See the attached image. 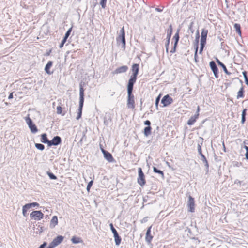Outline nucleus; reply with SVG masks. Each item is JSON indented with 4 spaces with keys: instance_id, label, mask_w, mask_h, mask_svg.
<instances>
[{
    "instance_id": "f257e3e1",
    "label": "nucleus",
    "mask_w": 248,
    "mask_h": 248,
    "mask_svg": "<svg viewBox=\"0 0 248 248\" xmlns=\"http://www.w3.org/2000/svg\"><path fill=\"white\" fill-rule=\"evenodd\" d=\"M133 85L127 84V107L128 108L133 109L135 107L134 95L133 94Z\"/></svg>"
},
{
    "instance_id": "f03ea898",
    "label": "nucleus",
    "mask_w": 248,
    "mask_h": 248,
    "mask_svg": "<svg viewBox=\"0 0 248 248\" xmlns=\"http://www.w3.org/2000/svg\"><path fill=\"white\" fill-rule=\"evenodd\" d=\"M84 84V83H83L82 82H80L79 84V102L78 111L76 118L77 120L79 119L82 116V112L84 101V90L83 89V85Z\"/></svg>"
},
{
    "instance_id": "7ed1b4c3",
    "label": "nucleus",
    "mask_w": 248,
    "mask_h": 248,
    "mask_svg": "<svg viewBox=\"0 0 248 248\" xmlns=\"http://www.w3.org/2000/svg\"><path fill=\"white\" fill-rule=\"evenodd\" d=\"M131 70L132 74L128 80L127 84L134 85L136 82L137 76L139 72V65L137 63L133 64L132 66Z\"/></svg>"
},
{
    "instance_id": "20e7f679",
    "label": "nucleus",
    "mask_w": 248,
    "mask_h": 248,
    "mask_svg": "<svg viewBox=\"0 0 248 248\" xmlns=\"http://www.w3.org/2000/svg\"><path fill=\"white\" fill-rule=\"evenodd\" d=\"M116 41L118 44H119L120 42L122 43V47L124 49L126 45V40L125 31L124 27H123L120 30L119 34L116 38Z\"/></svg>"
},
{
    "instance_id": "39448f33",
    "label": "nucleus",
    "mask_w": 248,
    "mask_h": 248,
    "mask_svg": "<svg viewBox=\"0 0 248 248\" xmlns=\"http://www.w3.org/2000/svg\"><path fill=\"white\" fill-rule=\"evenodd\" d=\"M25 121L31 131L32 133H36L38 130V128L36 125L33 123L32 120L30 118L29 115L25 117Z\"/></svg>"
},
{
    "instance_id": "423d86ee",
    "label": "nucleus",
    "mask_w": 248,
    "mask_h": 248,
    "mask_svg": "<svg viewBox=\"0 0 248 248\" xmlns=\"http://www.w3.org/2000/svg\"><path fill=\"white\" fill-rule=\"evenodd\" d=\"M138 183L141 186H143L146 183L144 174L141 168H138Z\"/></svg>"
},
{
    "instance_id": "0eeeda50",
    "label": "nucleus",
    "mask_w": 248,
    "mask_h": 248,
    "mask_svg": "<svg viewBox=\"0 0 248 248\" xmlns=\"http://www.w3.org/2000/svg\"><path fill=\"white\" fill-rule=\"evenodd\" d=\"M30 217L35 220H40L43 218L44 214L41 211H34L30 214Z\"/></svg>"
},
{
    "instance_id": "6e6552de",
    "label": "nucleus",
    "mask_w": 248,
    "mask_h": 248,
    "mask_svg": "<svg viewBox=\"0 0 248 248\" xmlns=\"http://www.w3.org/2000/svg\"><path fill=\"white\" fill-rule=\"evenodd\" d=\"M188 211L193 213L195 211V201L194 199L190 195L188 196V200L187 202Z\"/></svg>"
},
{
    "instance_id": "1a4fd4ad",
    "label": "nucleus",
    "mask_w": 248,
    "mask_h": 248,
    "mask_svg": "<svg viewBox=\"0 0 248 248\" xmlns=\"http://www.w3.org/2000/svg\"><path fill=\"white\" fill-rule=\"evenodd\" d=\"M100 149L103 154L104 158L109 162H113L114 159L112 155L108 151L104 150L103 148L100 145Z\"/></svg>"
},
{
    "instance_id": "9d476101",
    "label": "nucleus",
    "mask_w": 248,
    "mask_h": 248,
    "mask_svg": "<svg viewBox=\"0 0 248 248\" xmlns=\"http://www.w3.org/2000/svg\"><path fill=\"white\" fill-rule=\"evenodd\" d=\"M173 102V99L169 94L165 95L161 101V103L163 105V107H167L172 103Z\"/></svg>"
},
{
    "instance_id": "9b49d317",
    "label": "nucleus",
    "mask_w": 248,
    "mask_h": 248,
    "mask_svg": "<svg viewBox=\"0 0 248 248\" xmlns=\"http://www.w3.org/2000/svg\"><path fill=\"white\" fill-rule=\"evenodd\" d=\"M209 65L212 72H213L215 78H217L219 77L218 69L216 63L214 61H212L210 62Z\"/></svg>"
},
{
    "instance_id": "f8f14e48",
    "label": "nucleus",
    "mask_w": 248,
    "mask_h": 248,
    "mask_svg": "<svg viewBox=\"0 0 248 248\" xmlns=\"http://www.w3.org/2000/svg\"><path fill=\"white\" fill-rule=\"evenodd\" d=\"M62 142L61 138L59 136H56L53 137L51 140L49 142V146H57L61 144Z\"/></svg>"
},
{
    "instance_id": "ddd939ff",
    "label": "nucleus",
    "mask_w": 248,
    "mask_h": 248,
    "mask_svg": "<svg viewBox=\"0 0 248 248\" xmlns=\"http://www.w3.org/2000/svg\"><path fill=\"white\" fill-rule=\"evenodd\" d=\"M72 30V27H71L70 28H69L68 30V31L65 33L63 39L62 40L61 44L59 45V47L60 48H62L64 44L65 43V42L67 41V38H68V37L70 35V33L71 32Z\"/></svg>"
},
{
    "instance_id": "4468645a",
    "label": "nucleus",
    "mask_w": 248,
    "mask_h": 248,
    "mask_svg": "<svg viewBox=\"0 0 248 248\" xmlns=\"http://www.w3.org/2000/svg\"><path fill=\"white\" fill-rule=\"evenodd\" d=\"M63 236L62 235H58L56 238H55L51 243L55 247L61 244L63 240Z\"/></svg>"
},
{
    "instance_id": "2eb2a0df",
    "label": "nucleus",
    "mask_w": 248,
    "mask_h": 248,
    "mask_svg": "<svg viewBox=\"0 0 248 248\" xmlns=\"http://www.w3.org/2000/svg\"><path fill=\"white\" fill-rule=\"evenodd\" d=\"M128 67L126 65H123L116 68L112 73L113 74H118L126 72L128 70Z\"/></svg>"
},
{
    "instance_id": "dca6fc26",
    "label": "nucleus",
    "mask_w": 248,
    "mask_h": 248,
    "mask_svg": "<svg viewBox=\"0 0 248 248\" xmlns=\"http://www.w3.org/2000/svg\"><path fill=\"white\" fill-rule=\"evenodd\" d=\"M152 226L149 227L147 230L145 236V240L148 244H150L153 238L151 234V229Z\"/></svg>"
},
{
    "instance_id": "f3484780",
    "label": "nucleus",
    "mask_w": 248,
    "mask_h": 248,
    "mask_svg": "<svg viewBox=\"0 0 248 248\" xmlns=\"http://www.w3.org/2000/svg\"><path fill=\"white\" fill-rule=\"evenodd\" d=\"M208 30L205 29H203L201 33V42L206 43V38L208 34Z\"/></svg>"
},
{
    "instance_id": "a211bd4d",
    "label": "nucleus",
    "mask_w": 248,
    "mask_h": 248,
    "mask_svg": "<svg viewBox=\"0 0 248 248\" xmlns=\"http://www.w3.org/2000/svg\"><path fill=\"white\" fill-rule=\"evenodd\" d=\"M199 114H195L192 116L188 120L187 124L189 125H193L196 121L197 119L199 118Z\"/></svg>"
},
{
    "instance_id": "6ab92c4d",
    "label": "nucleus",
    "mask_w": 248,
    "mask_h": 248,
    "mask_svg": "<svg viewBox=\"0 0 248 248\" xmlns=\"http://www.w3.org/2000/svg\"><path fill=\"white\" fill-rule=\"evenodd\" d=\"M52 64H53V62L51 61H49L47 63L45 66V72L49 75H51L53 73L52 71H50V68L52 66Z\"/></svg>"
},
{
    "instance_id": "aec40b11",
    "label": "nucleus",
    "mask_w": 248,
    "mask_h": 248,
    "mask_svg": "<svg viewBox=\"0 0 248 248\" xmlns=\"http://www.w3.org/2000/svg\"><path fill=\"white\" fill-rule=\"evenodd\" d=\"M201 156L202 157V162L204 164V166H205V169H206V172H208L209 171V167L208 161H207L205 156L204 155H201Z\"/></svg>"
},
{
    "instance_id": "412c9836",
    "label": "nucleus",
    "mask_w": 248,
    "mask_h": 248,
    "mask_svg": "<svg viewBox=\"0 0 248 248\" xmlns=\"http://www.w3.org/2000/svg\"><path fill=\"white\" fill-rule=\"evenodd\" d=\"M41 141L44 143H47L49 146L50 140H48L46 133H43L41 135Z\"/></svg>"
},
{
    "instance_id": "4be33fe9",
    "label": "nucleus",
    "mask_w": 248,
    "mask_h": 248,
    "mask_svg": "<svg viewBox=\"0 0 248 248\" xmlns=\"http://www.w3.org/2000/svg\"><path fill=\"white\" fill-rule=\"evenodd\" d=\"M114 237V240L116 246L120 245L121 242V237L119 236L118 233H116L113 234Z\"/></svg>"
},
{
    "instance_id": "5701e85b",
    "label": "nucleus",
    "mask_w": 248,
    "mask_h": 248,
    "mask_svg": "<svg viewBox=\"0 0 248 248\" xmlns=\"http://www.w3.org/2000/svg\"><path fill=\"white\" fill-rule=\"evenodd\" d=\"M58 224V218L56 216H54L51 220L50 223V226L52 228L55 227Z\"/></svg>"
},
{
    "instance_id": "b1692460",
    "label": "nucleus",
    "mask_w": 248,
    "mask_h": 248,
    "mask_svg": "<svg viewBox=\"0 0 248 248\" xmlns=\"http://www.w3.org/2000/svg\"><path fill=\"white\" fill-rule=\"evenodd\" d=\"M71 241L73 244H75L82 243L83 242L81 238L77 236H73L71 239Z\"/></svg>"
},
{
    "instance_id": "393cba45",
    "label": "nucleus",
    "mask_w": 248,
    "mask_h": 248,
    "mask_svg": "<svg viewBox=\"0 0 248 248\" xmlns=\"http://www.w3.org/2000/svg\"><path fill=\"white\" fill-rule=\"evenodd\" d=\"M153 171L155 173L159 174V175H161L162 178H163V179L164 178V174L162 170H161L158 169L155 167H153Z\"/></svg>"
},
{
    "instance_id": "a878e982",
    "label": "nucleus",
    "mask_w": 248,
    "mask_h": 248,
    "mask_svg": "<svg viewBox=\"0 0 248 248\" xmlns=\"http://www.w3.org/2000/svg\"><path fill=\"white\" fill-rule=\"evenodd\" d=\"M152 127L151 126H146L144 129V134L146 137L148 136L151 134Z\"/></svg>"
},
{
    "instance_id": "bb28decb",
    "label": "nucleus",
    "mask_w": 248,
    "mask_h": 248,
    "mask_svg": "<svg viewBox=\"0 0 248 248\" xmlns=\"http://www.w3.org/2000/svg\"><path fill=\"white\" fill-rule=\"evenodd\" d=\"M244 87L242 86L237 93V98H243L244 97Z\"/></svg>"
},
{
    "instance_id": "cd10ccee",
    "label": "nucleus",
    "mask_w": 248,
    "mask_h": 248,
    "mask_svg": "<svg viewBox=\"0 0 248 248\" xmlns=\"http://www.w3.org/2000/svg\"><path fill=\"white\" fill-rule=\"evenodd\" d=\"M234 28L235 29L236 32L240 35L241 36V26L238 23H235L234 24Z\"/></svg>"
},
{
    "instance_id": "c85d7f7f",
    "label": "nucleus",
    "mask_w": 248,
    "mask_h": 248,
    "mask_svg": "<svg viewBox=\"0 0 248 248\" xmlns=\"http://www.w3.org/2000/svg\"><path fill=\"white\" fill-rule=\"evenodd\" d=\"M172 26L171 25H170L169 26V28H168L167 30V39H170L171 38V36L172 33Z\"/></svg>"
},
{
    "instance_id": "c756f323",
    "label": "nucleus",
    "mask_w": 248,
    "mask_h": 248,
    "mask_svg": "<svg viewBox=\"0 0 248 248\" xmlns=\"http://www.w3.org/2000/svg\"><path fill=\"white\" fill-rule=\"evenodd\" d=\"M199 38H200L199 32L198 31H197V33H196L195 40V49H197V50H198V47H199Z\"/></svg>"
},
{
    "instance_id": "7c9ffc66",
    "label": "nucleus",
    "mask_w": 248,
    "mask_h": 248,
    "mask_svg": "<svg viewBox=\"0 0 248 248\" xmlns=\"http://www.w3.org/2000/svg\"><path fill=\"white\" fill-rule=\"evenodd\" d=\"M26 205H27V207L29 209L32 208V207H36V206L38 207L39 206V203L36 202L27 203V204H26Z\"/></svg>"
},
{
    "instance_id": "2f4dec72",
    "label": "nucleus",
    "mask_w": 248,
    "mask_h": 248,
    "mask_svg": "<svg viewBox=\"0 0 248 248\" xmlns=\"http://www.w3.org/2000/svg\"><path fill=\"white\" fill-rule=\"evenodd\" d=\"M35 146L37 149L41 151H43L45 149V146L41 143H35Z\"/></svg>"
},
{
    "instance_id": "473e14b6",
    "label": "nucleus",
    "mask_w": 248,
    "mask_h": 248,
    "mask_svg": "<svg viewBox=\"0 0 248 248\" xmlns=\"http://www.w3.org/2000/svg\"><path fill=\"white\" fill-rule=\"evenodd\" d=\"M219 66H221L223 69L224 72L228 75H230L231 74V73L229 72L226 67V66L222 63L221 64V65H219Z\"/></svg>"
},
{
    "instance_id": "72a5a7b5",
    "label": "nucleus",
    "mask_w": 248,
    "mask_h": 248,
    "mask_svg": "<svg viewBox=\"0 0 248 248\" xmlns=\"http://www.w3.org/2000/svg\"><path fill=\"white\" fill-rule=\"evenodd\" d=\"M161 95L160 94L155 99V105L156 109H158V104L160 100Z\"/></svg>"
},
{
    "instance_id": "f704fd0d",
    "label": "nucleus",
    "mask_w": 248,
    "mask_h": 248,
    "mask_svg": "<svg viewBox=\"0 0 248 248\" xmlns=\"http://www.w3.org/2000/svg\"><path fill=\"white\" fill-rule=\"evenodd\" d=\"M56 109L57 114H62V116L65 115V113H62V109L60 106H57Z\"/></svg>"
},
{
    "instance_id": "c9c22d12",
    "label": "nucleus",
    "mask_w": 248,
    "mask_h": 248,
    "mask_svg": "<svg viewBox=\"0 0 248 248\" xmlns=\"http://www.w3.org/2000/svg\"><path fill=\"white\" fill-rule=\"evenodd\" d=\"M47 174L50 179L56 180L57 179V177L51 172L47 171Z\"/></svg>"
},
{
    "instance_id": "e433bc0d",
    "label": "nucleus",
    "mask_w": 248,
    "mask_h": 248,
    "mask_svg": "<svg viewBox=\"0 0 248 248\" xmlns=\"http://www.w3.org/2000/svg\"><path fill=\"white\" fill-rule=\"evenodd\" d=\"M29 209V208L27 207V205H25L23 206V208H22V214H23V215L24 216V217H26L27 216V210Z\"/></svg>"
},
{
    "instance_id": "4c0bfd02",
    "label": "nucleus",
    "mask_w": 248,
    "mask_h": 248,
    "mask_svg": "<svg viewBox=\"0 0 248 248\" xmlns=\"http://www.w3.org/2000/svg\"><path fill=\"white\" fill-rule=\"evenodd\" d=\"M242 74L245 79V83L246 85L248 86V77L247 76V72L246 71H244L242 72Z\"/></svg>"
},
{
    "instance_id": "58836bf2",
    "label": "nucleus",
    "mask_w": 248,
    "mask_h": 248,
    "mask_svg": "<svg viewBox=\"0 0 248 248\" xmlns=\"http://www.w3.org/2000/svg\"><path fill=\"white\" fill-rule=\"evenodd\" d=\"M179 30H178L174 36L173 37V39L175 40V41L178 42L179 40Z\"/></svg>"
},
{
    "instance_id": "ea45409f",
    "label": "nucleus",
    "mask_w": 248,
    "mask_h": 248,
    "mask_svg": "<svg viewBox=\"0 0 248 248\" xmlns=\"http://www.w3.org/2000/svg\"><path fill=\"white\" fill-rule=\"evenodd\" d=\"M193 24H194V22H191L190 23V24L189 25V27H188V31H189L192 34L193 33V32L194 31V30L193 28Z\"/></svg>"
},
{
    "instance_id": "a19ab883",
    "label": "nucleus",
    "mask_w": 248,
    "mask_h": 248,
    "mask_svg": "<svg viewBox=\"0 0 248 248\" xmlns=\"http://www.w3.org/2000/svg\"><path fill=\"white\" fill-rule=\"evenodd\" d=\"M205 44H206V43L201 42V43H200V51H199V53L200 54L202 53V52L203 51V48H204V47L205 46Z\"/></svg>"
},
{
    "instance_id": "79ce46f5",
    "label": "nucleus",
    "mask_w": 248,
    "mask_h": 248,
    "mask_svg": "<svg viewBox=\"0 0 248 248\" xmlns=\"http://www.w3.org/2000/svg\"><path fill=\"white\" fill-rule=\"evenodd\" d=\"M170 41V39H167V41L165 43L166 51L167 53H168V52H169Z\"/></svg>"
},
{
    "instance_id": "37998d69",
    "label": "nucleus",
    "mask_w": 248,
    "mask_h": 248,
    "mask_svg": "<svg viewBox=\"0 0 248 248\" xmlns=\"http://www.w3.org/2000/svg\"><path fill=\"white\" fill-rule=\"evenodd\" d=\"M107 0H101V1L100 2V5H101V7L102 8H105L106 6V2Z\"/></svg>"
},
{
    "instance_id": "c03bdc74",
    "label": "nucleus",
    "mask_w": 248,
    "mask_h": 248,
    "mask_svg": "<svg viewBox=\"0 0 248 248\" xmlns=\"http://www.w3.org/2000/svg\"><path fill=\"white\" fill-rule=\"evenodd\" d=\"M109 226L113 234L118 232L117 230L114 228L112 223H110Z\"/></svg>"
},
{
    "instance_id": "a18cd8bd",
    "label": "nucleus",
    "mask_w": 248,
    "mask_h": 248,
    "mask_svg": "<svg viewBox=\"0 0 248 248\" xmlns=\"http://www.w3.org/2000/svg\"><path fill=\"white\" fill-rule=\"evenodd\" d=\"M197 148H198V152L199 154L201 156L202 155H203V154L202 153V150L201 145L200 144H198Z\"/></svg>"
},
{
    "instance_id": "49530a36",
    "label": "nucleus",
    "mask_w": 248,
    "mask_h": 248,
    "mask_svg": "<svg viewBox=\"0 0 248 248\" xmlns=\"http://www.w3.org/2000/svg\"><path fill=\"white\" fill-rule=\"evenodd\" d=\"M93 180L90 181L88 183L87 186V188H86L88 191H89L90 190L91 186H92V185L93 184Z\"/></svg>"
},
{
    "instance_id": "de8ad7c7",
    "label": "nucleus",
    "mask_w": 248,
    "mask_h": 248,
    "mask_svg": "<svg viewBox=\"0 0 248 248\" xmlns=\"http://www.w3.org/2000/svg\"><path fill=\"white\" fill-rule=\"evenodd\" d=\"M244 148L245 149L246 152L245 154L246 159L248 160V147L246 145H245Z\"/></svg>"
},
{
    "instance_id": "09e8293b",
    "label": "nucleus",
    "mask_w": 248,
    "mask_h": 248,
    "mask_svg": "<svg viewBox=\"0 0 248 248\" xmlns=\"http://www.w3.org/2000/svg\"><path fill=\"white\" fill-rule=\"evenodd\" d=\"M198 50L197 49H195V53H194V60L196 62H198Z\"/></svg>"
},
{
    "instance_id": "8fccbe9b",
    "label": "nucleus",
    "mask_w": 248,
    "mask_h": 248,
    "mask_svg": "<svg viewBox=\"0 0 248 248\" xmlns=\"http://www.w3.org/2000/svg\"><path fill=\"white\" fill-rule=\"evenodd\" d=\"M144 124L146 125H147V126H151L150 125H151V122L149 121V120H146L145 121H144Z\"/></svg>"
},
{
    "instance_id": "3c124183",
    "label": "nucleus",
    "mask_w": 248,
    "mask_h": 248,
    "mask_svg": "<svg viewBox=\"0 0 248 248\" xmlns=\"http://www.w3.org/2000/svg\"><path fill=\"white\" fill-rule=\"evenodd\" d=\"M247 109L246 108H245L243 110L242 112V115H241L242 117H246V116L247 114Z\"/></svg>"
},
{
    "instance_id": "603ef678",
    "label": "nucleus",
    "mask_w": 248,
    "mask_h": 248,
    "mask_svg": "<svg viewBox=\"0 0 248 248\" xmlns=\"http://www.w3.org/2000/svg\"><path fill=\"white\" fill-rule=\"evenodd\" d=\"M47 245V243L44 242L42 244H41L38 248H45L46 246Z\"/></svg>"
},
{
    "instance_id": "864d4df0",
    "label": "nucleus",
    "mask_w": 248,
    "mask_h": 248,
    "mask_svg": "<svg viewBox=\"0 0 248 248\" xmlns=\"http://www.w3.org/2000/svg\"><path fill=\"white\" fill-rule=\"evenodd\" d=\"M176 48L173 46V47L171 48V50L170 51V53L171 54H173L176 52Z\"/></svg>"
},
{
    "instance_id": "5fc2aeb1",
    "label": "nucleus",
    "mask_w": 248,
    "mask_h": 248,
    "mask_svg": "<svg viewBox=\"0 0 248 248\" xmlns=\"http://www.w3.org/2000/svg\"><path fill=\"white\" fill-rule=\"evenodd\" d=\"M246 121V117H242L241 118V123L242 124H244V123Z\"/></svg>"
},
{
    "instance_id": "6e6d98bb",
    "label": "nucleus",
    "mask_w": 248,
    "mask_h": 248,
    "mask_svg": "<svg viewBox=\"0 0 248 248\" xmlns=\"http://www.w3.org/2000/svg\"><path fill=\"white\" fill-rule=\"evenodd\" d=\"M216 62L218 65H221V64L222 63V62L217 58H216Z\"/></svg>"
},
{
    "instance_id": "4d7b16f0",
    "label": "nucleus",
    "mask_w": 248,
    "mask_h": 248,
    "mask_svg": "<svg viewBox=\"0 0 248 248\" xmlns=\"http://www.w3.org/2000/svg\"><path fill=\"white\" fill-rule=\"evenodd\" d=\"M84 138H86V135H85V133L83 132V136L80 140V142H81L82 141V140Z\"/></svg>"
},
{
    "instance_id": "13d9d810",
    "label": "nucleus",
    "mask_w": 248,
    "mask_h": 248,
    "mask_svg": "<svg viewBox=\"0 0 248 248\" xmlns=\"http://www.w3.org/2000/svg\"><path fill=\"white\" fill-rule=\"evenodd\" d=\"M155 10L158 12H161L163 11V8H156Z\"/></svg>"
},
{
    "instance_id": "bf43d9fd",
    "label": "nucleus",
    "mask_w": 248,
    "mask_h": 248,
    "mask_svg": "<svg viewBox=\"0 0 248 248\" xmlns=\"http://www.w3.org/2000/svg\"><path fill=\"white\" fill-rule=\"evenodd\" d=\"M55 247L50 243L46 248H54Z\"/></svg>"
},
{
    "instance_id": "052dcab7",
    "label": "nucleus",
    "mask_w": 248,
    "mask_h": 248,
    "mask_svg": "<svg viewBox=\"0 0 248 248\" xmlns=\"http://www.w3.org/2000/svg\"><path fill=\"white\" fill-rule=\"evenodd\" d=\"M13 98V93H11L9 96H8V99H12Z\"/></svg>"
},
{
    "instance_id": "680f3d73",
    "label": "nucleus",
    "mask_w": 248,
    "mask_h": 248,
    "mask_svg": "<svg viewBox=\"0 0 248 248\" xmlns=\"http://www.w3.org/2000/svg\"><path fill=\"white\" fill-rule=\"evenodd\" d=\"M241 183H242V181H239L238 180H235V182H234L235 184H239L240 185L241 184Z\"/></svg>"
},
{
    "instance_id": "e2e57ef3",
    "label": "nucleus",
    "mask_w": 248,
    "mask_h": 248,
    "mask_svg": "<svg viewBox=\"0 0 248 248\" xmlns=\"http://www.w3.org/2000/svg\"><path fill=\"white\" fill-rule=\"evenodd\" d=\"M178 42L174 41L173 47L176 48L177 47Z\"/></svg>"
},
{
    "instance_id": "0e129e2a",
    "label": "nucleus",
    "mask_w": 248,
    "mask_h": 248,
    "mask_svg": "<svg viewBox=\"0 0 248 248\" xmlns=\"http://www.w3.org/2000/svg\"><path fill=\"white\" fill-rule=\"evenodd\" d=\"M200 110V107L198 106L197 109V111H196V113L195 114H199Z\"/></svg>"
},
{
    "instance_id": "69168bd1",
    "label": "nucleus",
    "mask_w": 248,
    "mask_h": 248,
    "mask_svg": "<svg viewBox=\"0 0 248 248\" xmlns=\"http://www.w3.org/2000/svg\"><path fill=\"white\" fill-rule=\"evenodd\" d=\"M193 239L196 240V244H199L200 242V240H199L198 238H193Z\"/></svg>"
},
{
    "instance_id": "338daca9",
    "label": "nucleus",
    "mask_w": 248,
    "mask_h": 248,
    "mask_svg": "<svg viewBox=\"0 0 248 248\" xmlns=\"http://www.w3.org/2000/svg\"><path fill=\"white\" fill-rule=\"evenodd\" d=\"M51 50H50L48 52H47L46 53V55H47V56L49 55H50V53H51Z\"/></svg>"
},
{
    "instance_id": "774afa93",
    "label": "nucleus",
    "mask_w": 248,
    "mask_h": 248,
    "mask_svg": "<svg viewBox=\"0 0 248 248\" xmlns=\"http://www.w3.org/2000/svg\"><path fill=\"white\" fill-rule=\"evenodd\" d=\"M247 140H245L244 141H243V144H244L245 145L246 144H248V143H247Z\"/></svg>"
}]
</instances>
